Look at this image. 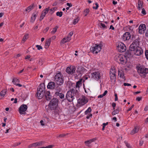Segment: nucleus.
Returning <instances> with one entry per match:
<instances>
[{
    "instance_id": "e433bc0d",
    "label": "nucleus",
    "mask_w": 148,
    "mask_h": 148,
    "mask_svg": "<svg viewBox=\"0 0 148 148\" xmlns=\"http://www.w3.org/2000/svg\"><path fill=\"white\" fill-rule=\"evenodd\" d=\"M91 111V109L90 107H89L88 109L85 111V114H88Z\"/></svg>"
},
{
    "instance_id": "1a4fd4ad",
    "label": "nucleus",
    "mask_w": 148,
    "mask_h": 148,
    "mask_svg": "<svg viewBox=\"0 0 148 148\" xmlns=\"http://www.w3.org/2000/svg\"><path fill=\"white\" fill-rule=\"evenodd\" d=\"M27 106L26 105L23 104L21 105L19 108V112L21 114H25L26 112H25L27 110Z\"/></svg>"
},
{
    "instance_id": "58836bf2",
    "label": "nucleus",
    "mask_w": 148,
    "mask_h": 148,
    "mask_svg": "<svg viewBox=\"0 0 148 148\" xmlns=\"http://www.w3.org/2000/svg\"><path fill=\"white\" fill-rule=\"evenodd\" d=\"M119 112L116 109L114 110V111L112 112V114L113 115H114L116 114H118L119 113Z\"/></svg>"
},
{
    "instance_id": "bf43d9fd",
    "label": "nucleus",
    "mask_w": 148,
    "mask_h": 148,
    "mask_svg": "<svg viewBox=\"0 0 148 148\" xmlns=\"http://www.w3.org/2000/svg\"><path fill=\"white\" fill-rule=\"evenodd\" d=\"M40 123H41V124L42 126L45 125V124L43 123V120H41L40 121Z\"/></svg>"
},
{
    "instance_id": "f8f14e48",
    "label": "nucleus",
    "mask_w": 148,
    "mask_h": 148,
    "mask_svg": "<svg viewBox=\"0 0 148 148\" xmlns=\"http://www.w3.org/2000/svg\"><path fill=\"white\" fill-rule=\"evenodd\" d=\"M143 53V50L142 48L138 46L137 48H136V50L134 52V54L136 55L139 56L141 55Z\"/></svg>"
},
{
    "instance_id": "2f4dec72",
    "label": "nucleus",
    "mask_w": 148,
    "mask_h": 148,
    "mask_svg": "<svg viewBox=\"0 0 148 148\" xmlns=\"http://www.w3.org/2000/svg\"><path fill=\"white\" fill-rule=\"evenodd\" d=\"M12 82L15 85H16V83L17 82H19V80L16 78H14L13 79Z\"/></svg>"
},
{
    "instance_id": "864d4df0",
    "label": "nucleus",
    "mask_w": 148,
    "mask_h": 148,
    "mask_svg": "<svg viewBox=\"0 0 148 148\" xmlns=\"http://www.w3.org/2000/svg\"><path fill=\"white\" fill-rule=\"evenodd\" d=\"M67 42L66 41V39L65 38H64L62 40V42L63 43H64Z\"/></svg>"
},
{
    "instance_id": "0e129e2a",
    "label": "nucleus",
    "mask_w": 148,
    "mask_h": 148,
    "mask_svg": "<svg viewBox=\"0 0 148 148\" xmlns=\"http://www.w3.org/2000/svg\"><path fill=\"white\" fill-rule=\"evenodd\" d=\"M73 32H70L69 33V35L70 36H72L73 35Z\"/></svg>"
},
{
    "instance_id": "0eeeda50",
    "label": "nucleus",
    "mask_w": 148,
    "mask_h": 148,
    "mask_svg": "<svg viewBox=\"0 0 148 148\" xmlns=\"http://www.w3.org/2000/svg\"><path fill=\"white\" fill-rule=\"evenodd\" d=\"M119 52H123L125 51L126 49V47L125 45L123 43L121 42H119L117 46Z\"/></svg>"
},
{
    "instance_id": "ea45409f",
    "label": "nucleus",
    "mask_w": 148,
    "mask_h": 148,
    "mask_svg": "<svg viewBox=\"0 0 148 148\" xmlns=\"http://www.w3.org/2000/svg\"><path fill=\"white\" fill-rule=\"evenodd\" d=\"M62 15V12H58L56 13V15L59 16L60 17H61Z\"/></svg>"
},
{
    "instance_id": "79ce46f5",
    "label": "nucleus",
    "mask_w": 148,
    "mask_h": 148,
    "mask_svg": "<svg viewBox=\"0 0 148 148\" xmlns=\"http://www.w3.org/2000/svg\"><path fill=\"white\" fill-rule=\"evenodd\" d=\"M138 131V129H137L136 127H135L134 128V129L131 132V134H132L133 133L132 132H134V133H137Z\"/></svg>"
},
{
    "instance_id": "ddd939ff",
    "label": "nucleus",
    "mask_w": 148,
    "mask_h": 148,
    "mask_svg": "<svg viewBox=\"0 0 148 148\" xmlns=\"http://www.w3.org/2000/svg\"><path fill=\"white\" fill-rule=\"evenodd\" d=\"M138 32L141 34L144 33L146 29V26L145 24H141L138 28Z\"/></svg>"
},
{
    "instance_id": "a19ab883",
    "label": "nucleus",
    "mask_w": 148,
    "mask_h": 148,
    "mask_svg": "<svg viewBox=\"0 0 148 148\" xmlns=\"http://www.w3.org/2000/svg\"><path fill=\"white\" fill-rule=\"evenodd\" d=\"M100 25L103 29H106L107 28V27L103 23H101Z\"/></svg>"
},
{
    "instance_id": "f03ea898",
    "label": "nucleus",
    "mask_w": 148,
    "mask_h": 148,
    "mask_svg": "<svg viewBox=\"0 0 148 148\" xmlns=\"http://www.w3.org/2000/svg\"><path fill=\"white\" fill-rule=\"evenodd\" d=\"M37 91L35 95L36 97L39 99H41L44 96L45 92V86L44 83H41L39 85Z\"/></svg>"
},
{
    "instance_id": "2eb2a0df",
    "label": "nucleus",
    "mask_w": 148,
    "mask_h": 148,
    "mask_svg": "<svg viewBox=\"0 0 148 148\" xmlns=\"http://www.w3.org/2000/svg\"><path fill=\"white\" fill-rule=\"evenodd\" d=\"M86 69L84 67L82 66H78L76 71L77 73L78 74L77 75L79 76V74H83Z\"/></svg>"
},
{
    "instance_id": "37998d69",
    "label": "nucleus",
    "mask_w": 148,
    "mask_h": 148,
    "mask_svg": "<svg viewBox=\"0 0 148 148\" xmlns=\"http://www.w3.org/2000/svg\"><path fill=\"white\" fill-rule=\"evenodd\" d=\"M36 47L37 48V49L38 50H40V49H42V47L40 45H36Z\"/></svg>"
},
{
    "instance_id": "bb28decb",
    "label": "nucleus",
    "mask_w": 148,
    "mask_h": 148,
    "mask_svg": "<svg viewBox=\"0 0 148 148\" xmlns=\"http://www.w3.org/2000/svg\"><path fill=\"white\" fill-rule=\"evenodd\" d=\"M36 14H37V13H33L30 20V22H31L33 23L34 21L36 16Z\"/></svg>"
},
{
    "instance_id": "aec40b11",
    "label": "nucleus",
    "mask_w": 148,
    "mask_h": 148,
    "mask_svg": "<svg viewBox=\"0 0 148 148\" xmlns=\"http://www.w3.org/2000/svg\"><path fill=\"white\" fill-rule=\"evenodd\" d=\"M54 95L55 97H58V96L61 99H62L64 98V95L62 93H60L58 92H55Z\"/></svg>"
},
{
    "instance_id": "c03bdc74",
    "label": "nucleus",
    "mask_w": 148,
    "mask_h": 148,
    "mask_svg": "<svg viewBox=\"0 0 148 148\" xmlns=\"http://www.w3.org/2000/svg\"><path fill=\"white\" fill-rule=\"evenodd\" d=\"M51 12H50L49 13H51V14H52L53 12H54L55 10V8H53L50 10Z\"/></svg>"
},
{
    "instance_id": "f704fd0d",
    "label": "nucleus",
    "mask_w": 148,
    "mask_h": 148,
    "mask_svg": "<svg viewBox=\"0 0 148 148\" xmlns=\"http://www.w3.org/2000/svg\"><path fill=\"white\" fill-rule=\"evenodd\" d=\"M29 34H26L24 37H23V39H22V41H23L24 42H25L26 40L28 38Z\"/></svg>"
},
{
    "instance_id": "cd10ccee",
    "label": "nucleus",
    "mask_w": 148,
    "mask_h": 148,
    "mask_svg": "<svg viewBox=\"0 0 148 148\" xmlns=\"http://www.w3.org/2000/svg\"><path fill=\"white\" fill-rule=\"evenodd\" d=\"M116 74H112L111 73H110V79L111 80L115 81L116 79Z\"/></svg>"
},
{
    "instance_id": "680f3d73",
    "label": "nucleus",
    "mask_w": 148,
    "mask_h": 148,
    "mask_svg": "<svg viewBox=\"0 0 148 148\" xmlns=\"http://www.w3.org/2000/svg\"><path fill=\"white\" fill-rule=\"evenodd\" d=\"M116 103H112V107L113 108H114L116 107Z\"/></svg>"
},
{
    "instance_id": "c9c22d12",
    "label": "nucleus",
    "mask_w": 148,
    "mask_h": 148,
    "mask_svg": "<svg viewBox=\"0 0 148 148\" xmlns=\"http://www.w3.org/2000/svg\"><path fill=\"white\" fill-rule=\"evenodd\" d=\"M110 73H111L112 74H116V70L115 69H111L110 71Z\"/></svg>"
},
{
    "instance_id": "69168bd1",
    "label": "nucleus",
    "mask_w": 148,
    "mask_h": 148,
    "mask_svg": "<svg viewBox=\"0 0 148 148\" xmlns=\"http://www.w3.org/2000/svg\"><path fill=\"white\" fill-rule=\"evenodd\" d=\"M110 29H111L112 30H114V28L112 25H111L110 26Z\"/></svg>"
},
{
    "instance_id": "20e7f679",
    "label": "nucleus",
    "mask_w": 148,
    "mask_h": 148,
    "mask_svg": "<svg viewBox=\"0 0 148 148\" xmlns=\"http://www.w3.org/2000/svg\"><path fill=\"white\" fill-rule=\"evenodd\" d=\"M137 69L138 73L143 78L145 77L147 74L148 73V69L143 66L137 67Z\"/></svg>"
},
{
    "instance_id": "4c0bfd02",
    "label": "nucleus",
    "mask_w": 148,
    "mask_h": 148,
    "mask_svg": "<svg viewBox=\"0 0 148 148\" xmlns=\"http://www.w3.org/2000/svg\"><path fill=\"white\" fill-rule=\"evenodd\" d=\"M79 20V19L78 17L76 18L75 19L73 20V24L74 25H75L76 24H77Z\"/></svg>"
},
{
    "instance_id": "052dcab7",
    "label": "nucleus",
    "mask_w": 148,
    "mask_h": 148,
    "mask_svg": "<svg viewBox=\"0 0 148 148\" xmlns=\"http://www.w3.org/2000/svg\"><path fill=\"white\" fill-rule=\"evenodd\" d=\"M107 93H108V91L107 90H105L104 91V93H103V96H105L106 95V94Z\"/></svg>"
},
{
    "instance_id": "7c9ffc66",
    "label": "nucleus",
    "mask_w": 148,
    "mask_h": 148,
    "mask_svg": "<svg viewBox=\"0 0 148 148\" xmlns=\"http://www.w3.org/2000/svg\"><path fill=\"white\" fill-rule=\"evenodd\" d=\"M7 90H2L0 93V95L1 96L4 97L6 94Z\"/></svg>"
},
{
    "instance_id": "49530a36",
    "label": "nucleus",
    "mask_w": 148,
    "mask_h": 148,
    "mask_svg": "<svg viewBox=\"0 0 148 148\" xmlns=\"http://www.w3.org/2000/svg\"><path fill=\"white\" fill-rule=\"evenodd\" d=\"M48 11L47 10V9L45 10V9L43 10L42 12L45 15L48 13Z\"/></svg>"
},
{
    "instance_id": "6e6552de",
    "label": "nucleus",
    "mask_w": 148,
    "mask_h": 148,
    "mask_svg": "<svg viewBox=\"0 0 148 148\" xmlns=\"http://www.w3.org/2000/svg\"><path fill=\"white\" fill-rule=\"evenodd\" d=\"M88 101V99L84 96H82L78 100V103L81 106L84 105Z\"/></svg>"
},
{
    "instance_id": "473e14b6",
    "label": "nucleus",
    "mask_w": 148,
    "mask_h": 148,
    "mask_svg": "<svg viewBox=\"0 0 148 148\" xmlns=\"http://www.w3.org/2000/svg\"><path fill=\"white\" fill-rule=\"evenodd\" d=\"M58 28V26H56L53 29V30L51 32V33L52 34H55L57 31V29Z\"/></svg>"
},
{
    "instance_id": "423d86ee",
    "label": "nucleus",
    "mask_w": 148,
    "mask_h": 148,
    "mask_svg": "<svg viewBox=\"0 0 148 148\" xmlns=\"http://www.w3.org/2000/svg\"><path fill=\"white\" fill-rule=\"evenodd\" d=\"M101 45H98L95 47H91L90 50L93 53L97 54L101 50Z\"/></svg>"
},
{
    "instance_id": "8fccbe9b",
    "label": "nucleus",
    "mask_w": 148,
    "mask_h": 148,
    "mask_svg": "<svg viewBox=\"0 0 148 148\" xmlns=\"http://www.w3.org/2000/svg\"><path fill=\"white\" fill-rule=\"evenodd\" d=\"M141 13L144 15H145L146 14V11L144 8H143L142 9V11Z\"/></svg>"
},
{
    "instance_id": "f257e3e1",
    "label": "nucleus",
    "mask_w": 148,
    "mask_h": 148,
    "mask_svg": "<svg viewBox=\"0 0 148 148\" xmlns=\"http://www.w3.org/2000/svg\"><path fill=\"white\" fill-rule=\"evenodd\" d=\"M82 79H81L76 82V88L75 89L72 88L68 91L66 95L67 100L69 102H72L75 99V97L78 98L79 96V93L78 91L79 90L80 85L82 84Z\"/></svg>"
},
{
    "instance_id": "7ed1b4c3",
    "label": "nucleus",
    "mask_w": 148,
    "mask_h": 148,
    "mask_svg": "<svg viewBox=\"0 0 148 148\" xmlns=\"http://www.w3.org/2000/svg\"><path fill=\"white\" fill-rule=\"evenodd\" d=\"M58 99L56 98L52 99L48 104V108L51 110H56L58 105Z\"/></svg>"
},
{
    "instance_id": "c85d7f7f",
    "label": "nucleus",
    "mask_w": 148,
    "mask_h": 148,
    "mask_svg": "<svg viewBox=\"0 0 148 148\" xmlns=\"http://www.w3.org/2000/svg\"><path fill=\"white\" fill-rule=\"evenodd\" d=\"M51 42V39H49L46 40L45 46L46 47V48H48Z\"/></svg>"
},
{
    "instance_id": "f3484780",
    "label": "nucleus",
    "mask_w": 148,
    "mask_h": 148,
    "mask_svg": "<svg viewBox=\"0 0 148 148\" xmlns=\"http://www.w3.org/2000/svg\"><path fill=\"white\" fill-rule=\"evenodd\" d=\"M124 58H128L132 56V51L130 50H127L126 51L125 54Z\"/></svg>"
},
{
    "instance_id": "39448f33",
    "label": "nucleus",
    "mask_w": 148,
    "mask_h": 148,
    "mask_svg": "<svg viewBox=\"0 0 148 148\" xmlns=\"http://www.w3.org/2000/svg\"><path fill=\"white\" fill-rule=\"evenodd\" d=\"M54 79L57 84L60 86L62 85L64 83L63 76L60 72L56 74L54 77Z\"/></svg>"
},
{
    "instance_id": "4468645a",
    "label": "nucleus",
    "mask_w": 148,
    "mask_h": 148,
    "mask_svg": "<svg viewBox=\"0 0 148 148\" xmlns=\"http://www.w3.org/2000/svg\"><path fill=\"white\" fill-rule=\"evenodd\" d=\"M131 35L130 32H127L124 34L123 36L122 37V39L124 41L129 40L131 38Z\"/></svg>"
},
{
    "instance_id": "e2e57ef3",
    "label": "nucleus",
    "mask_w": 148,
    "mask_h": 148,
    "mask_svg": "<svg viewBox=\"0 0 148 148\" xmlns=\"http://www.w3.org/2000/svg\"><path fill=\"white\" fill-rule=\"evenodd\" d=\"M49 29V27H47L44 30V32L45 31V32H47L48 30Z\"/></svg>"
},
{
    "instance_id": "774afa93",
    "label": "nucleus",
    "mask_w": 148,
    "mask_h": 148,
    "mask_svg": "<svg viewBox=\"0 0 148 148\" xmlns=\"http://www.w3.org/2000/svg\"><path fill=\"white\" fill-rule=\"evenodd\" d=\"M145 36L148 37V29L146 33H145Z\"/></svg>"
},
{
    "instance_id": "3c124183",
    "label": "nucleus",
    "mask_w": 148,
    "mask_h": 148,
    "mask_svg": "<svg viewBox=\"0 0 148 148\" xmlns=\"http://www.w3.org/2000/svg\"><path fill=\"white\" fill-rule=\"evenodd\" d=\"M66 39L67 42L69 41L71 39V37L68 36H67Z\"/></svg>"
},
{
    "instance_id": "5701e85b",
    "label": "nucleus",
    "mask_w": 148,
    "mask_h": 148,
    "mask_svg": "<svg viewBox=\"0 0 148 148\" xmlns=\"http://www.w3.org/2000/svg\"><path fill=\"white\" fill-rule=\"evenodd\" d=\"M138 46L136 45L134 43H132L130 46V50L131 51H134L136 50V48H137Z\"/></svg>"
},
{
    "instance_id": "b1692460",
    "label": "nucleus",
    "mask_w": 148,
    "mask_h": 148,
    "mask_svg": "<svg viewBox=\"0 0 148 148\" xmlns=\"http://www.w3.org/2000/svg\"><path fill=\"white\" fill-rule=\"evenodd\" d=\"M143 5V1L141 0H138V8L140 10L142 8Z\"/></svg>"
},
{
    "instance_id": "393cba45",
    "label": "nucleus",
    "mask_w": 148,
    "mask_h": 148,
    "mask_svg": "<svg viewBox=\"0 0 148 148\" xmlns=\"http://www.w3.org/2000/svg\"><path fill=\"white\" fill-rule=\"evenodd\" d=\"M96 140V139L95 138H93L92 139H90L89 140H88L87 141H86L85 142V143L86 145L89 146V145L92 142H93L94 141Z\"/></svg>"
},
{
    "instance_id": "4d7b16f0",
    "label": "nucleus",
    "mask_w": 148,
    "mask_h": 148,
    "mask_svg": "<svg viewBox=\"0 0 148 148\" xmlns=\"http://www.w3.org/2000/svg\"><path fill=\"white\" fill-rule=\"evenodd\" d=\"M114 96L115 97V101H117L118 100V97H117V94H114Z\"/></svg>"
},
{
    "instance_id": "4be33fe9",
    "label": "nucleus",
    "mask_w": 148,
    "mask_h": 148,
    "mask_svg": "<svg viewBox=\"0 0 148 148\" xmlns=\"http://www.w3.org/2000/svg\"><path fill=\"white\" fill-rule=\"evenodd\" d=\"M42 142H41L40 143L36 142L31 144L29 146V148H31L34 147H36L37 146H40L42 144Z\"/></svg>"
},
{
    "instance_id": "338daca9",
    "label": "nucleus",
    "mask_w": 148,
    "mask_h": 148,
    "mask_svg": "<svg viewBox=\"0 0 148 148\" xmlns=\"http://www.w3.org/2000/svg\"><path fill=\"white\" fill-rule=\"evenodd\" d=\"M148 110V106H146L145 109H144V110L145 111H147Z\"/></svg>"
},
{
    "instance_id": "72a5a7b5",
    "label": "nucleus",
    "mask_w": 148,
    "mask_h": 148,
    "mask_svg": "<svg viewBox=\"0 0 148 148\" xmlns=\"http://www.w3.org/2000/svg\"><path fill=\"white\" fill-rule=\"evenodd\" d=\"M139 42L138 40V39H136L134 40V41L132 43H134V44H135L136 45L138 46L139 44Z\"/></svg>"
},
{
    "instance_id": "603ef678",
    "label": "nucleus",
    "mask_w": 148,
    "mask_h": 148,
    "mask_svg": "<svg viewBox=\"0 0 148 148\" xmlns=\"http://www.w3.org/2000/svg\"><path fill=\"white\" fill-rule=\"evenodd\" d=\"M142 98V97H138L136 98V100L137 101H140L141 100Z\"/></svg>"
},
{
    "instance_id": "de8ad7c7",
    "label": "nucleus",
    "mask_w": 148,
    "mask_h": 148,
    "mask_svg": "<svg viewBox=\"0 0 148 148\" xmlns=\"http://www.w3.org/2000/svg\"><path fill=\"white\" fill-rule=\"evenodd\" d=\"M85 12L86 13V14H85V16H86L89 13V10L88 9H87L85 10Z\"/></svg>"
},
{
    "instance_id": "dca6fc26",
    "label": "nucleus",
    "mask_w": 148,
    "mask_h": 148,
    "mask_svg": "<svg viewBox=\"0 0 148 148\" xmlns=\"http://www.w3.org/2000/svg\"><path fill=\"white\" fill-rule=\"evenodd\" d=\"M45 98L47 101H49L52 98V96L49 91H47L45 92Z\"/></svg>"
},
{
    "instance_id": "6ab92c4d",
    "label": "nucleus",
    "mask_w": 148,
    "mask_h": 148,
    "mask_svg": "<svg viewBox=\"0 0 148 148\" xmlns=\"http://www.w3.org/2000/svg\"><path fill=\"white\" fill-rule=\"evenodd\" d=\"M118 59L119 60V61H118L119 63L122 64H125L127 62V60H124L123 57H119Z\"/></svg>"
},
{
    "instance_id": "13d9d810",
    "label": "nucleus",
    "mask_w": 148,
    "mask_h": 148,
    "mask_svg": "<svg viewBox=\"0 0 148 148\" xmlns=\"http://www.w3.org/2000/svg\"><path fill=\"white\" fill-rule=\"evenodd\" d=\"M66 5L69 6V7H71L72 6V5L71 3H66Z\"/></svg>"
},
{
    "instance_id": "a18cd8bd",
    "label": "nucleus",
    "mask_w": 148,
    "mask_h": 148,
    "mask_svg": "<svg viewBox=\"0 0 148 148\" xmlns=\"http://www.w3.org/2000/svg\"><path fill=\"white\" fill-rule=\"evenodd\" d=\"M66 135V134H60L58 136H57V138H61V137H64Z\"/></svg>"
},
{
    "instance_id": "a878e982",
    "label": "nucleus",
    "mask_w": 148,
    "mask_h": 148,
    "mask_svg": "<svg viewBox=\"0 0 148 148\" xmlns=\"http://www.w3.org/2000/svg\"><path fill=\"white\" fill-rule=\"evenodd\" d=\"M59 86L60 85H58L57 84V85H56L55 88V89L56 90V92H60L62 91V88L61 87H60Z\"/></svg>"
},
{
    "instance_id": "6e6d98bb",
    "label": "nucleus",
    "mask_w": 148,
    "mask_h": 148,
    "mask_svg": "<svg viewBox=\"0 0 148 148\" xmlns=\"http://www.w3.org/2000/svg\"><path fill=\"white\" fill-rule=\"evenodd\" d=\"M54 147V145H48L46 147V148H52V147Z\"/></svg>"
},
{
    "instance_id": "9b49d317",
    "label": "nucleus",
    "mask_w": 148,
    "mask_h": 148,
    "mask_svg": "<svg viewBox=\"0 0 148 148\" xmlns=\"http://www.w3.org/2000/svg\"><path fill=\"white\" fill-rule=\"evenodd\" d=\"M91 77L98 80L100 79V73L99 72H95L91 74Z\"/></svg>"
},
{
    "instance_id": "09e8293b",
    "label": "nucleus",
    "mask_w": 148,
    "mask_h": 148,
    "mask_svg": "<svg viewBox=\"0 0 148 148\" xmlns=\"http://www.w3.org/2000/svg\"><path fill=\"white\" fill-rule=\"evenodd\" d=\"M134 105H132L128 109L127 111V112L128 111H130L132 110V108L134 107Z\"/></svg>"
},
{
    "instance_id": "a211bd4d",
    "label": "nucleus",
    "mask_w": 148,
    "mask_h": 148,
    "mask_svg": "<svg viewBox=\"0 0 148 148\" xmlns=\"http://www.w3.org/2000/svg\"><path fill=\"white\" fill-rule=\"evenodd\" d=\"M56 85L54 82H50L47 86V88L50 89H54Z\"/></svg>"
},
{
    "instance_id": "412c9836",
    "label": "nucleus",
    "mask_w": 148,
    "mask_h": 148,
    "mask_svg": "<svg viewBox=\"0 0 148 148\" xmlns=\"http://www.w3.org/2000/svg\"><path fill=\"white\" fill-rule=\"evenodd\" d=\"M118 75L122 78L125 80V77L124 76V72L122 70H119L118 71Z\"/></svg>"
},
{
    "instance_id": "c756f323",
    "label": "nucleus",
    "mask_w": 148,
    "mask_h": 148,
    "mask_svg": "<svg viewBox=\"0 0 148 148\" xmlns=\"http://www.w3.org/2000/svg\"><path fill=\"white\" fill-rule=\"evenodd\" d=\"M35 5H34V4H33L31 5H30L26 9L25 11H27L28 10H29V11L31 10V9H32L34 7H35Z\"/></svg>"
},
{
    "instance_id": "5fc2aeb1",
    "label": "nucleus",
    "mask_w": 148,
    "mask_h": 148,
    "mask_svg": "<svg viewBox=\"0 0 148 148\" xmlns=\"http://www.w3.org/2000/svg\"><path fill=\"white\" fill-rule=\"evenodd\" d=\"M123 85L125 86H131V84H130L127 83H125L123 84Z\"/></svg>"
},
{
    "instance_id": "9d476101",
    "label": "nucleus",
    "mask_w": 148,
    "mask_h": 148,
    "mask_svg": "<svg viewBox=\"0 0 148 148\" xmlns=\"http://www.w3.org/2000/svg\"><path fill=\"white\" fill-rule=\"evenodd\" d=\"M75 66L68 67L66 69V71L68 74L72 75L75 73Z\"/></svg>"
}]
</instances>
